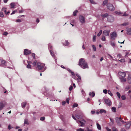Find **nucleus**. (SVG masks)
Wrapping results in <instances>:
<instances>
[{
  "label": "nucleus",
  "instance_id": "nucleus-1",
  "mask_svg": "<svg viewBox=\"0 0 131 131\" xmlns=\"http://www.w3.org/2000/svg\"><path fill=\"white\" fill-rule=\"evenodd\" d=\"M33 64L34 66H37V67L38 68V69L39 70H42L44 68V71L46 69V67H44L45 66V64L40 63V62H37L36 60L33 63Z\"/></svg>",
  "mask_w": 131,
  "mask_h": 131
},
{
  "label": "nucleus",
  "instance_id": "nucleus-2",
  "mask_svg": "<svg viewBox=\"0 0 131 131\" xmlns=\"http://www.w3.org/2000/svg\"><path fill=\"white\" fill-rule=\"evenodd\" d=\"M79 65L83 69L89 68L87 63L85 62V60L83 58L80 59L79 61Z\"/></svg>",
  "mask_w": 131,
  "mask_h": 131
},
{
  "label": "nucleus",
  "instance_id": "nucleus-3",
  "mask_svg": "<svg viewBox=\"0 0 131 131\" xmlns=\"http://www.w3.org/2000/svg\"><path fill=\"white\" fill-rule=\"evenodd\" d=\"M79 19L81 23L82 24L84 23L85 22V18L82 16L81 15L80 16Z\"/></svg>",
  "mask_w": 131,
  "mask_h": 131
},
{
  "label": "nucleus",
  "instance_id": "nucleus-4",
  "mask_svg": "<svg viewBox=\"0 0 131 131\" xmlns=\"http://www.w3.org/2000/svg\"><path fill=\"white\" fill-rule=\"evenodd\" d=\"M107 20L109 22H112L114 21V18L112 16L109 15L107 16Z\"/></svg>",
  "mask_w": 131,
  "mask_h": 131
},
{
  "label": "nucleus",
  "instance_id": "nucleus-5",
  "mask_svg": "<svg viewBox=\"0 0 131 131\" xmlns=\"http://www.w3.org/2000/svg\"><path fill=\"white\" fill-rule=\"evenodd\" d=\"M115 13L118 15H121L123 16H126L128 15V14H127L126 12H118L116 11L115 12Z\"/></svg>",
  "mask_w": 131,
  "mask_h": 131
},
{
  "label": "nucleus",
  "instance_id": "nucleus-6",
  "mask_svg": "<svg viewBox=\"0 0 131 131\" xmlns=\"http://www.w3.org/2000/svg\"><path fill=\"white\" fill-rule=\"evenodd\" d=\"M107 8L111 10H115V8L113 5L110 4L109 3L107 5Z\"/></svg>",
  "mask_w": 131,
  "mask_h": 131
},
{
  "label": "nucleus",
  "instance_id": "nucleus-7",
  "mask_svg": "<svg viewBox=\"0 0 131 131\" xmlns=\"http://www.w3.org/2000/svg\"><path fill=\"white\" fill-rule=\"evenodd\" d=\"M104 102L105 104L107 105L110 106L111 105L112 103L110 100L107 99H106L104 100Z\"/></svg>",
  "mask_w": 131,
  "mask_h": 131
},
{
  "label": "nucleus",
  "instance_id": "nucleus-8",
  "mask_svg": "<svg viewBox=\"0 0 131 131\" xmlns=\"http://www.w3.org/2000/svg\"><path fill=\"white\" fill-rule=\"evenodd\" d=\"M111 39L114 40L117 36V34L115 32H113L111 35Z\"/></svg>",
  "mask_w": 131,
  "mask_h": 131
},
{
  "label": "nucleus",
  "instance_id": "nucleus-9",
  "mask_svg": "<svg viewBox=\"0 0 131 131\" xmlns=\"http://www.w3.org/2000/svg\"><path fill=\"white\" fill-rule=\"evenodd\" d=\"M126 123L125 126L126 129H128L131 125V121L126 122Z\"/></svg>",
  "mask_w": 131,
  "mask_h": 131
},
{
  "label": "nucleus",
  "instance_id": "nucleus-10",
  "mask_svg": "<svg viewBox=\"0 0 131 131\" xmlns=\"http://www.w3.org/2000/svg\"><path fill=\"white\" fill-rule=\"evenodd\" d=\"M116 122L119 125H121V124L120 123V122L121 119V117L119 118L118 117H116L115 118Z\"/></svg>",
  "mask_w": 131,
  "mask_h": 131
},
{
  "label": "nucleus",
  "instance_id": "nucleus-11",
  "mask_svg": "<svg viewBox=\"0 0 131 131\" xmlns=\"http://www.w3.org/2000/svg\"><path fill=\"white\" fill-rule=\"evenodd\" d=\"M110 32V30H105L103 31V34L106 36H108L109 35V33Z\"/></svg>",
  "mask_w": 131,
  "mask_h": 131
},
{
  "label": "nucleus",
  "instance_id": "nucleus-12",
  "mask_svg": "<svg viewBox=\"0 0 131 131\" xmlns=\"http://www.w3.org/2000/svg\"><path fill=\"white\" fill-rule=\"evenodd\" d=\"M119 75L122 78L125 77L126 75V73L120 71L118 73Z\"/></svg>",
  "mask_w": 131,
  "mask_h": 131
},
{
  "label": "nucleus",
  "instance_id": "nucleus-13",
  "mask_svg": "<svg viewBox=\"0 0 131 131\" xmlns=\"http://www.w3.org/2000/svg\"><path fill=\"white\" fill-rule=\"evenodd\" d=\"M24 52L25 55H27L30 54L31 53V51L27 49H25L24 50Z\"/></svg>",
  "mask_w": 131,
  "mask_h": 131
},
{
  "label": "nucleus",
  "instance_id": "nucleus-14",
  "mask_svg": "<svg viewBox=\"0 0 131 131\" xmlns=\"http://www.w3.org/2000/svg\"><path fill=\"white\" fill-rule=\"evenodd\" d=\"M128 82L131 84V75L129 74L127 80Z\"/></svg>",
  "mask_w": 131,
  "mask_h": 131
},
{
  "label": "nucleus",
  "instance_id": "nucleus-15",
  "mask_svg": "<svg viewBox=\"0 0 131 131\" xmlns=\"http://www.w3.org/2000/svg\"><path fill=\"white\" fill-rule=\"evenodd\" d=\"M77 122L79 124V123L80 124V126H84V123L80 121H77Z\"/></svg>",
  "mask_w": 131,
  "mask_h": 131
},
{
  "label": "nucleus",
  "instance_id": "nucleus-16",
  "mask_svg": "<svg viewBox=\"0 0 131 131\" xmlns=\"http://www.w3.org/2000/svg\"><path fill=\"white\" fill-rule=\"evenodd\" d=\"M99 112L101 114H102L103 113H106V111L104 109H101L100 110V111H99Z\"/></svg>",
  "mask_w": 131,
  "mask_h": 131
},
{
  "label": "nucleus",
  "instance_id": "nucleus-17",
  "mask_svg": "<svg viewBox=\"0 0 131 131\" xmlns=\"http://www.w3.org/2000/svg\"><path fill=\"white\" fill-rule=\"evenodd\" d=\"M0 61L1 62V65L4 66L5 64V61L3 60H1Z\"/></svg>",
  "mask_w": 131,
  "mask_h": 131
},
{
  "label": "nucleus",
  "instance_id": "nucleus-18",
  "mask_svg": "<svg viewBox=\"0 0 131 131\" xmlns=\"http://www.w3.org/2000/svg\"><path fill=\"white\" fill-rule=\"evenodd\" d=\"M78 77V78L77 79V80L78 81H80V80H81V78L80 75H79L78 73H76L75 74Z\"/></svg>",
  "mask_w": 131,
  "mask_h": 131
},
{
  "label": "nucleus",
  "instance_id": "nucleus-19",
  "mask_svg": "<svg viewBox=\"0 0 131 131\" xmlns=\"http://www.w3.org/2000/svg\"><path fill=\"white\" fill-rule=\"evenodd\" d=\"M127 33L129 35H131V28L128 29L127 30Z\"/></svg>",
  "mask_w": 131,
  "mask_h": 131
},
{
  "label": "nucleus",
  "instance_id": "nucleus-20",
  "mask_svg": "<svg viewBox=\"0 0 131 131\" xmlns=\"http://www.w3.org/2000/svg\"><path fill=\"white\" fill-rule=\"evenodd\" d=\"M26 103H27L26 102H22L21 103V107L22 108H24L25 107Z\"/></svg>",
  "mask_w": 131,
  "mask_h": 131
},
{
  "label": "nucleus",
  "instance_id": "nucleus-21",
  "mask_svg": "<svg viewBox=\"0 0 131 131\" xmlns=\"http://www.w3.org/2000/svg\"><path fill=\"white\" fill-rule=\"evenodd\" d=\"M63 44L65 46H68L69 45V43L66 40Z\"/></svg>",
  "mask_w": 131,
  "mask_h": 131
},
{
  "label": "nucleus",
  "instance_id": "nucleus-22",
  "mask_svg": "<svg viewBox=\"0 0 131 131\" xmlns=\"http://www.w3.org/2000/svg\"><path fill=\"white\" fill-rule=\"evenodd\" d=\"M112 111L113 112H115L116 111V108L114 107H112L111 108Z\"/></svg>",
  "mask_w": 131,
  "mask_h": 131
},
{
  "label": "nucleus",
  "instance_id": "nucleus-23",
  "mask_svg": "<svg viewBox=\"0 0 131 131\" xmlns=\"http://www.w3.org/2000/svg\"><path fill=\"white\" fill-rule=\"evenodd\" d=\"M96 125H97V129L100 130H101V126L100 125H99V124L98 123H97Z\"/></svg>",
  "mask_w": 131,
  "mask_h": 131
},
{
  "label": "nucleus",
  "instance_id": "nucleus-24",
  "mask_svg": "<svg viewBox=\"0 0 131 131\" xmlns=\"http://www.w3.org/2000/svg\"><path fill=\"white\" fill-rule=\"evenodd\" d=\"M108 14H104L103 15H101V16L102 17H103V18H105V17H107L108 16Z\"/></svg>",
  "mask_w": 131,
  "mask_h": 131
},
{
  "label": "nucleus",
  "instance_id": "nucleus-25",
  "mask_svg": "<svg viewBox=\"0 0 131 131\" xmlns=\"http://www.w3.org/2000/svg\"><path fill=\"white\" fill-rule=\"evenodd\" d=\"M71 74L72 75V78H73L75 80H77V79H76L75 77V74L73 72H72Z\"/></svg>",
  "mask_w": 131,
  "mask_h": 131
},
{
  "label": "nucleus",
  "instance_id": "nucleus-26",
  "mask_svg": "<svg viewBox=\"0 0 131 131\" xmlns=\"http://www.w3.org/2000/svg\"><path fill=\"white\" fill-rule=\"evenodd\" d=\"M10 5L11 6V8H14L15 7V4L14 3H12L10 4Z\"/></svg>",
  "mask_w": 131,
  "mask_h": 131
},
{
  "label": "nucleus",
  "instance_id": "nucleus-27",
  "mask_svg": "<svg viewBox=\"0 0 131 131\" xmlns=\"http://www.w3.org/2000/svg\"><path fill=\"white\" fill-rule=\"evenodd\" d=\"M122 99L123 100H125L126 99V97L125 95H122L121 96Z\"/></svg>",
  "mask_w": 131,
  "mask_h": 131
},
{
  "label": "nucleus",
  "instance_id": "nucleus-28",
  "mask_svg": "<svg viewBox=\"0 0 131 131\" xmlns=\"http://www.w3.org/2000/svg\"><path fill=\"white\" fill-rule=\"evenodd\" d=\"M92 47L93 48V50L94 51H96V47L94 45H92Z\"/></svg>",
  "mask_w": 131,
  "mask_h": 131
},
{
  "label": "nucleus",
  "instance_id": "nucleus-29",
  "mask_svg": "<svg viewBox=\"0 0 131 131\" xmlns=\"http://www.w3.org/2000/svg\"><path fill=\"white\" fill-rule=\"evenodd\" d=\"M108 2V0H105L103 2V5H105Z\"/></svg>",
  "mask_w": 131,
  "mask_h": 131
},
{
  "label": "nucleus",
  "instance_id": "nucleus-30",
  "mask_svg": "<svg viewBox=\"0 0 131 131\" xmlns=\"http://www.w3.org/2000/svg\"><path fill=\"white\" fill-rule=\"evenodd\" d=\"M111 122L110 123V125H112L114 124V121L112 119L110 118Z\"/></svg>",
  "mask_w": 131,
  "mask_h": 131
},
{
  "label": "nucleus",
  "instance_id": "nucleus-31",
  "mask_svg": "<svg viewBox=\"0 0 131 131\" xmlns=\"http://www.w3.org/2000/svg\"><path fill=\"white\" fill-rule=\"evenodd\" d=\"M78 12V11L77 10H75L73 12V15L74 16H75L76 15V14Z\"/></svg>",
  "mask_w": 131,
  "mask_h": 131
},
{
  "label": "nucleus",
  "instance_id": "nucleus-32",
  "mask_svg": "<svg viewBox=\"0 0 131 131\" xmlns=\"http://www.w3.org/2000/svg\"><path fill=\"white\" fill-rule=\"evenodd\" d=\"M108 94L110 95L111 96H112L113 95V94L111 93L110 90H108Z\"/></svg>",
  "mask_w": 131,
  "mask_h": 131
},
{
  "label": "nucleus",
  "instance_id": "nucleus-33",
  "mask_svg": "<svg viewBox=\"0 0 131 131\" xmlns=\"http://www.w3.org/2000/svg\"><path fill=\"white\" fill-rule=\"evenodd\" d=\"M78 106V105L77 103H74L72 107L74 108L75 107H77Z\"/></svg>",
  "mask_w": 131,
  "mask_h": 131
},
{
  "label": "nucleus",
  "instance_id": "nucleus-34",
  "mask_svg": "<svg viewBox=\"0 0 131 131\" xmlns=\"http://www.w3.org/2000/svg\"><path fill=\"white\" fill-rule=\"evenodd\" d=\"M102 30H100V32L97 34V36L98 37L102 33Z\"/></svg>",
  "mask_w": 131,
  "mask_h": 131
},
{
  "label": "nucleus",
  "instance_id": "nucleus-35",
  "mask_svg": "<svg viewBox=\"0 0 131 131\" xmlns=\"http://www.w3.org/2000/svg\"><path fill=\"white\" fill-rule=\"evenodd\" d=\"M111 44L112 45V46L113 47H114L115 46V44L114 43V42L111 41Z\"/></svg>",
  "mask_w": 131,
  "mask_h": 131
},
{
  "label": "nucleus",
  "instance_id": "nucleus-36",
  "mask_svg": "<svg viewBox=\"0 0 131 131\" xmlns=\"http://www.w3.org/2000/svg\"><path fill=\"white\" fill-rule=\"evenodd\" d=\"M96 36L95 35H94L93 36V41H94V42L95 41H96L95 39H96Z\"/></svg>",
  "mask_w": 131,
  "mask_h": 131
},
{
  "label": "nucleus",
  "instance_id": "nucleus-37",
  "mask_svg": "<svg viewBox=\"0 0 131 131\" xmlns=\"http://www.w3.org/2000/svg\"><path fill=\"white\" fill-rule=\"evenodd\" d=\"M121 80L122 82H125L126 81V78H121Z\"/></svg>",
  "mask_w": 131,
  "mask_h": 131
},
{
  "label": "nucleus",
  "instance_id": "nucleus-38",
  "mask_svg": "<svg viewBox=\"0 0 131 131\" xmlns=\"http://www.w3.org/2000/svg\"><path fill=\"white\" fill-rule=\"evenodd\" d=\"M50 51L51 55L53 57L54 59H55L54 56L53 54V53L52 52V51L51 50H50Z\"/></svg>",
  "mask_w": 131,
  "mask_h": 131
},
{
  "label": "nucleus",
  "instance_id": "nucleus-39",
  "mask_svg": "<svg viewBox=\"0 0 131 131\" xmlns=\"http://www.w3.org/2000/svg\"><path fill=\"white\" fill-rule=\"evenodd\" d=\"M128 22H125L122 24V25L125 26L128 25Z\"/></svg>",
  "mask_w": 131,
  "mask_h": 131
},
{
  "label": "nucleus",
  "instance_id": "nucleus-40",
  "mask_svg": "<svg viewBox=\"0 0 131 131\" xmlns=\"http://www.w3.org/2000/svg\"><path fill=\"white\" fill-rule=\"evenodd\" d=\"M102 40L103 41H105L106 39L105 38V37L104 36H102Z\"/></svg>",
  "mask_w": 131,
  "mask_h": 131
},
{
  "label": "nucleus",
  "instance_id": "nucleus-41",
  "mask_svg": "<svg viewBox=\"0 0 131 131\" xmlns=\"http://www.w3.org/2000/svg\"><path fill=\"white\" fill-rule=\"evenodd\" d=\"M116 94L117 95L118 97L119 98H120L121 97V95L120 94V93L118 92H116Z\"/></svg>",
  "mask_w": 131,
  "mask_h": 131
},
{
  "label": "nucleus",
  "instance_id": "nucleus-42",
  "mask_svg": "<svg viewBox=\"0 0 131 131\" xmlns=\"http://www.w3.org/2000/svg\"><path fill=\"white\" fill-rule=\"evenodd\" d=\"M2 10L4 11L5 14L6 13V8H3L2 9Z\"/></svg>",
  "mask_w": 131,
  "mask_h": 131
},
{
  "label": "nucleus",
  "instance_id": "nucleus-43",
  "mask_svg": "<svg viewBox=\"0 0 131 131\" xmlns=\"http://www.w3.org/2000/svg\"><path fill=\"white\" fill-rule=\"evenodd\" d=\"M28 120L27 119H25L24 121V124H28Z\"/></svg>",
  "mask_w": 131,
  "mask_h": 131
},
{
  "label": "nucleus",
  "instance_id": "nucleus-44",
  "mask_svg": "<svg viewBox=\"0 0 131 131\" xmlns=\"http://www.w3.org/2000/svg\"><path fill=\"white\" fill-rule=\"evenodd\" d=\"M130 88V86H127L125 88V90L126 91L128 90Z\"/></svg>",
  "mask_w": 131,
  "mask_h": 131
},
{
  "label": "nucleus",
  "instance_id": "nucleus-45",
  "mask_svg": "<svg viewBox=\"0 0 131 131\" xmlns=\"http://www.w3.org/2000/svg\"><path fill=\"white\" fill-rule=\"evenodd\" d=\"M103 92L105 94H106L108 92L107 90L106 89H104L103 90Z\"/></svg>",
  "mask_w": 131,
  "mask_h": 131
},
{
  "label": "nucleus",
  "instance_id": "nucleus-46",
  "mask_svg": "<svg viewBox=\"0 0 131 131\" xmlns=\"http://www.w3.org/2000/svg\"><path fill=\"white\" fill-rule=\"evenodd\" d=\"M22 20H21V19H17L16 20V22L17 23H20L21 22Z\"/></svg>",
  "mask_w": 131,
  "mask_h": 131
},
{
  "label": "nucleus",
  "instance_id": "nucleus-47",
  "mask_svg": "<svg viewBox=\"0 0 131 131\" xmlns=\"http://www.w3.org/2000/svg\"><path fill=\"white\" fill-rule=\"evenodd\" d=\"M77 131H84V129L81 128H79L77 129Z\"/></svg>",
  "mask_w": 131,
  "mask_h": 131
},
{
  "label": "nucleus",
  "instance_id": "nucleus-48",
  "mask_svg": "<svg viewBox=\"0 0 131 131\" xmlns=\"http://www.w3.org/2000/svg\"><path fill=\"white\" fill-rule=\"evenodd\" d=\"M4 16L3 13L2 12H0V17H3Z\"/></svg>",
  "mask_w": 131,
  "mask_h": 131
},
{
  "label": "nucleus",
  "instance_id": "nucleus-49",
  "mask_svg": "<svg viewBox=\"0 0 131 131\" xmlns=\"http://www.w3.org/2000/svg\"><path fill=\"white\" fill-rule=\"evenodd\" d=\"M27 67L28 68L30 69L31 68V66L30 64H28L27 65Z\"/></svg>",
  "mask_w": 131,
  "mask_h": 131
},
{
  "label": "nucleus",
  "instance_id": "nucleus-50",
  "mask_svg": "<svg viewBox=\"0 0 131 131\" xmlns=\"http://www.w3.org/2000/svg\"><path fill=\"white\" fill-rule=\"evenodd\" d=\"M48 48L50 50L52 49V47L50 44H49L48 45Z\"/></svg>",
  "mask_w": 131,
  "mask_h": 131
},
{
  "label": "nucleus",
  "instance_id": "nucleus-51",
  "mask_svg": "<svg viewBox=\"0 0 131 131\" xmlns=\"http://www.w3.org/2000/svg\"><path fill=\"white\" fill-rule=\"evenodd\" d=\"M84 131H92V129H89L88 128H86Z\"/></svg>",
  "mask_w": 131,
  "mask_h": 131
},
{
  "label": "nucleus",
  "instance_id": "nucleus-52",
  "mask_svg": "<svg viewBox=\"0 0 131 131\" xmlns=\"http://www.w3.org/2000/svg\"><path fill=\"white\" fill-rule=\"evenodd\" d=\"M75 116L78 119H79L80 118V116L79 115H75Z\"/></svg>",
  "mask_w": 131,
  "mask_h": 131
},
{
  "label": "nucleus",
  "instance_id": "nucleus-53",
  "mask_svg": "<svg viewBox=\"0 0 131 131\" xmlns=\"http://www.w3.org/2000/svg\"><path fill=\"white\" fill-rule=\"evenodd\" d=\"M112 130V131H117V129L114 127L113 128Z\"/></svg>",
  "mask_w": 131,
  "mask_h": 131
},
{
  "label": "nucleus",
  "instance_id": "nucleus-54",
  "mask_svg": "<svg viewBox=\"0 0 131 131\" xmlns=\"http://www.w3.org/2000/svg\"><path fill=\"white\" fill-rule=\"evenodd\" d=\"M122 56L121 54L120 53L118 54L117 55V57L119 58H121Z\"/></svg>",
  "mask_w": 131,
  "mask_h": 131
},
{
  "label": "nucleus",
  "instance_id": "nucleus-55",
  "mask_svg": "<svg viewBox=\"0 0 131 131\" xmlns=\"http://www.w3.org/2000/svg\"><path fill=\"white\" fill-rule=\"evenodd\" d=\"M73 89V86L71 85L69 88V90L70 91H71Z\"/></svg>",
  "mask_w": 131,
  "mask_h": 131
},
{
  "label": "nucleus",
  "instance_id": "nucleus-56",
  "mask_svg": "<svg viewBox=\"0 0 131 131\" xmlns=\"http://www.w3.org/2000/svg\"><path fill=\"white\" fill-rule=\"evenodd\" d=\"M45 119V117H41L40 118V120L41 121H43Z\"/></svg>",
  "mask_w": 131,
  "mask_h": 131
},
{
  "label": "nucleus",
  "instance_id": "nucleus-57",
  "mask_svg": "<svg viewBox=\"0 0 131 131\" xmlns=\"http://www.w3.org/2000/svg\"><path fill=\"white\" fill-rule=\"evenodd\" d=\"M8 34V33L6 32H5L3 33V35L5 36H7Z\"/></svg>",
  "mask_w": 131,
  "mask_h": 131
},
{
  "label": "nucleus",
  "instance_id": "nucleus-58",
  "mask_svg": "<svg viewBox=\"0 0 131 131\" xmlns=\"http://www.w3.org/2000/svg\"><path fill=\"white\" fill-rule=\"evenodd\" d=\"M17 12L16 10H15L14 11H13V12L11 13L10 14L11 15H13L16 12Z\"/></svg>",
  "mask_w": 131,
  "mask_h": 131
},
{
  "label": "nucleus",
  "instance_id": "nucleus-59",
  "mask_svg": "<svg viewBox=\"0 0 131 131\" xmlns=\"http://www.w3.org/2000/svg\"><path fill=\"white\" fill-rule=\"evenodd\" d=\"M67 70L69 71L71 73V74H72V72H73L72 70H70V69L69 68L67 69Z\"/></svg>",
  "mask_w": 131,
  "mask_h": 131
},
{
  "label": "nucleus",
  "instance_id": "nucleus-60",
  "mask_svg": "<svg viewBox=\"0 0 131 131\" xmlns=\"http://www.w3.org/2000/svg\"><path fill=\"white\" fill-rule=\"evenodd\" d=\"M12 128L11 126L10 125H9L8 127V128L10 130Z\"/></svg>",
  "mask_w": 131,
  "mask_h": 131
},
{
  "label": "nucleus",
  "instance_id": "nucleus-61",
  "mask_svg": "<svg viewBox=\"0 0 131 131\" xmlns=\"http://www.w3.org/2000/svg\"><path fill=\"white\" fill-rule=\"evenodd\" d=\"M81 92L83 94V95H84L85 94V92H84V90L83 89H82Z\"/></svg>",
  "mask_w": 131,
  "mask_h": 131
},
{
  "label": "nucleus",
  "instance_id": "nucleus-62",
  "mask_svg": "<svg viewBox=\"0 0 131 131\" xmlns=\"http://www.w3.org/2000/svg\"><path fill=\"white\" fill-rule=\"evenodd\" d=\"M66 102L68 104H69V98H67L66 100Z\"/></svg>",
  "mask_w": 131,
  "mask_h": 131
},
{
  "label": "nucleus",
  "instance_id": "nucleus-63",
  "mask_svg": "<svg viewBox=\"0 0 131 131\" xmlns=\"http://www.w3.org/2000/svg\"><path fill=\"white\" fill-rule=\"evenodd\" d=\"M106 128L107 131H111V129L109 128L108 127H106Z\"/></svg>",
  "mask_w": 131,
  "mask_h": 131
},
{
  "label": "nucleus",
  "instance_id": "nucleus-64",
  "mask_svg": "<svg viewBox=\"0 0 131 131\" xmlns=\"http://www.w3.org/2000/svg\"><path fill=\"white\" fill-rule=\"evenodd\" d=\"M59 130L60 131H66V130L64 129H59Z\"/></svg>",
  "mask_w": 131,
  "mask_h": 131
}]
</instances>
